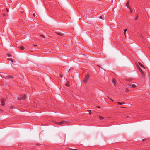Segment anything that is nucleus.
Returning <instances> with one entry per match:
<instances>
[{
	"label": "nucleus",
	"mask_w": 150,
	"mask_h": 150,
	"mask_svg": "<svg viewBox=\"0 0 150 150\" xmlns=\"http://www.w3.org/2000/svg\"><path fill=\"white\" fill-rule=\"evenodd\" d=\"M55 123L57 125H62L64 124H67V122L64 120H62V121L60 122H55Z\"/></svg>",
	"instance_id": "nucleus-1"
},
{
	"label": "nucleus",
	"mask_w": 150,
	"mask_h": 150,
	"mask_svg": "<svg viewBox=\"0 0 150 150\" xmlns=\"http://www.w3.org/2000/svg\"><path fill=\"white\" fill-rule=\"evenodd\" d=\"M89 77V75L88 74H87L85 76L84 79L83 80V82L85 83H86L87 82V81L88 80Z\"/></svg>",
	"instance_id": "nucleus-2"
},
{
	"label": "nucleus",
	"mask_w": 150,
	"mask_h": 150,
	"mask_svg": "<svg viewBox=\"0 0 150 150\" xmlns=\"http://www.w3.org/2000/svg\"><path fill=\"white\" fill-rule=\"evenodd\" d=\"M25 96L23 95L20 96L18 97L17 99L18 100H25Z\"/></svg>",
	"instance_id": "nucleus-3"
},
{
	"label": "nucleus",
	"mask_w": 150,
	"mask_h": 150,
	"mask_svg": "<svg viewBox=\"0 0 150 150\" xmlns=\"http://www.w3.org/2000/svg\"><path fill=\"white\" fill-rule=\"evenodd\" d=\"M138 68L141 74L142 75V76L143 78H144V72H143L142 71V69L139 67H138Z\"/></svg>",
	"instance_id": "nucleus-4"
},
{
	"label": "nucleus",
	"mask_w": 150,
	"mask_h": 150,
	"mask_svg": "<svg viewBox=\"0 0 150 150\" xmlns=\"http://www.w3.org/2000/svg\"><path fill=\"white\" fill-rule=\"evenodd\" d=\"M126 6L128 8H129V10H130L131 13H132V9L129 5V1H127V2L126 4Z\"/></svg>",
	"instance_id": "nucleus-5"
},
{
	"label": "nucleus",
	"mask_w": 150,
	"mask_h": 150,
	"mask_svg": "<svg viewBox=\"0 0 150 150\" xmlns=\"http://www.w3.org/2000/svg\"><path fill=\"white\" fill-rule=\"evenodd\" d=\"M133 79L132 78H129L126 79H125V81H127L129 82H131L132 81H133Z\"/></svg>",
	"instance_id": "nucleus-6"
},
{
	"label": "nucleus",
	"mask_w": 150,
	"mask_h": 150,
	"mask_svg": "<svg viewBox=\"0 0 150 150\" xmlns=\"http://www.w3.org/2000/svg\"><path fill=\"white\" fill-rule=\"evenodd\" d=\"M56 33L58 35L62 36L63 35V34L62 33L60 32H57Z\"/></svg>",
	"instance_id": "nucleus-7"
},
{
	"label": "nucleus",
	"mask_w": 150,
	"mask_h": 150,
	"mask_svg": "<svg viewBox=\"0 0 150 150\" xmlns=\"http://www.w3.org/2000/svg\"><path fill=\"white\" fill-rule=\"evenodd\" d=\"M138 64L139 65L142 67L144 69H145V67L140 62H139Z\"/></svg>",
	"instance_id": "nucleus-8"
},
{
	"label": "nucleus",
	"mask_w": 150,
	"mask_h": 150,
	"mask_svg": "<svg viewBox=\"0 0 150 150\" xmlns=\"http://www.w3.org/2000/svg\"><path fill=\"white\" fill-rule=\"evenodd\" d=\"M69 83H70V82L69 81H67V82H66V83L65 84L66 86L67 87L69 86H70Z\"/></svg>",
	"instance_id": "nucleus-9"
},
{
	"label": "nucleus",
	"mask_w": 150,
	"mask_h": 150,
	"mask_svg": "<svg viewBox=\"0 0 150 150\" xmlns=\"http://www.w3.org/2000/svg\"><path fill=\"white\" fill-rule=\"evenodd\" d=\"M1 105L2 106H4V105L5 103L4 102V100L3 99H2L1 100Z\"/></svg>",
	"instance_id": "nucleus-10"
},
{
	"label": "nucleus",
	"mask_w": 150,
	"mask_h": 150,
	"mask_svg": "<svg viewBox=\"0 0 150 150\" xmlns=\"http://www.w3.org/2000/svg\"><path fill=\"white\" fill-rule=\"evenodd\" d=\"M115 79H113L112 80V83H113V84H114V86H115V84H116V83H115Z\"/></svg>",
	"instance_id": "nucleus-11"
},
{
	"label": "nucleus",
	"mask_w": 150,
	"mask_h": 150,
	"mask_svg": "<svg viewBox=\"0 0 150 150\" xmlns=\"http://www.w3.org/2000/svg\"><path fill=\"white\" fill-rule=\"evenodd\" d=\"M137 87V86L135 84H132L131 86V87L132 88H135Z\"/></svg>",
	"instance_id": "nucleus-12"
},
{
	"label": "nucleus",
	"mask_w": 150,
	"mask_h": 150,
	"mask_svg": "<svg viewBox=\"0 0 150 150\" xmlns=\"http://www.w3.org/2000/svg\"><path fill=\"white\" fill-rule=\"evenodd\" d=\"M19 48L21 50H23L25 49V48L24 46H21Z\"/></svg>",
	"instance_id": "nucleus-13"
},
{
	"label": "nucleus",
	"mask_w": 150,
	"mask_h": 150,
	"mask_svg": "<svg viewBox=\"0 0 150 150\" xmlns=\"http://www.w3.org/2000/svg\"><path fill=\"white\" fill-rule=\"evenodd\" d=\"M99 117L100 119H103L104 118L103 117L100 116H99Z\"/></svg>",
	"instance_id": "nucleus-14"
},
{
	"label": "nucleus",
	"mask_w": 150,
	"mask_h": 150,
	"mask_svg": "<svg viewBox=\"0 0 150 150\" xmlns=\"http://www.w3.org/2000/svg\"><path fill=\"white\" fill-rule=\"evenodd\" d=\"M88 112H89V114H91V111L90 110H88Z\"/></svg>",
	"instance_id": "nucleus-15"
},
{
	"label": "nucleus",
	"mask_w": 150,
	"mask_h": 150,
	"mask_svg": "<svg viewBox=\"0 0 150 150\" xmlns=\"http://www.w3.org/2000/svg\"><path fill=\"white\" fill-rule=\"evenodd\" d=\"M115 103H117V102H115ZM117 103L119 104V105H122V103H120V102H117Z\"/></svg>",
	"instance_id": "nucleus-16"
},
{
	"label": "nucleus",
	"mask_w": 150,
	"mask_h": 150,
	"mask_svg": "<svg viewBox=\"0 0 150 150\" xmlns=\"http://www.w3.org/2000/svg\"><path fill=\"white\" fill-rule=\"evenodd\" d=\"M70 150H78V149H72V148L70 149Z\"/></svg>",
	"instance_id": "nucleus-17"
},
{
	"label": "nucleus",
	"mask_w": 150,
	"mask_h": 150,
	"mask_svg": "<svg viewBox=\"0 0 150 150\" xmlns=\"http://www.w3.org/2000/svg\"><path fill=\"white\" fill-rule=\"evenodd\" d=\"M138 18L137 16H136V17L135 18V20H137L138 19Z\"/></svg>",
	"instance_id": "nucleus-18"
},
{
	"label": "nucleus",
	"mask_w": 150,
	"mask_h": 150,
	"mask_svg": "<svg viewBox=\"0 0 150 150\" xmlns=\"http://www.w3.org/2000/svg\"><path fill=\"white\" fill-rule=\"evenodd\" d=\"M59 76H60V77L61 78H62V74H60L59 75Z\"/></svg>",
	"instance_id": "nucleus-19"
},
{
	"label": "nucleus",
	"mask_w": 150,
	"mask_h": 150,
	"mask_svg": "<svg viewBox=\"0 0 150 150\" xmlns=\"http://www.w3.org/2000/svg\"><path fill=\"white\" fill-rule=\"evenodd\" d=\"M33 16H34V17L35 16V13H33Z\"/></svg>",
	"instance_id": "nucleus-20"
},
{
	"label": "nucleus",
	"mask_w": 150,
	"mask_h": 150,
	"mask_svg": "<svg viewBox=\"0 0 150 150\" xmlns=\"http://www.w3.org/2000/svg\"><path fill=\"white\" fill-rule=\"evenodd\" d=\"M127 29H125L124 30V32H125V33H126V32L127 31Z\"/></svg>",
	"instance_id": "nucleus-21"
},
{
	"label": "nucleus",
	"mask_w": 150,
	"mask_h": 150,
	"mask_svg": "<svg viewBox=\"0 0 150 150\" xmlns=\"http://www.w3.org/2000/svg\"><path fill=\"white\" fill-rule=\"evenodd\" d=\"M122 103V104H125V103L124 102H122V103Z\"/></svg>",
	"instance_id": "nucleus-22"
},
{
	"label": "nucleus",
	"mask_w": 150,
	"mask_h": 150,
	"mask_svg": "<svg viewBox=\"0 0 150 150\" xmlns=\"http://www.w3.org/2000/svg\"><path fill=\"white\" fill-rule=\"evenodd\" d=\"M41 36L43 37H44V36L43 35H41Z\"/></svg>",
	"instance_id": "nucleus-23"
},
{
	"label": "nucleus",
	"mask_w": 150,
	"mask_h": 150,
	"mask_svg": "<svg viewBox=\"0 0 150 150\" xmlns=\"http://www.w3.org/2000/svg\"><path fill=\"white\" fill-rule=\"evenodd\" d=\"M129 91V90L128 89H127L126 90V92H128Z\"/></svg>",
	"instance_id": "nucleus-24"
},
{
	"label": "nucleus",
	"mask_w": 150,
	"mask_h": 150,
	"mask_svg": "<svg viewBox=\"0 0 150 150\" xmlns=\"http://www.w3.org/2000/svg\"><path fill=\"white\" fill-rule=\"evenodd\" d=\"M3 16H5V14H3Z\"/></svg>",
	"instance_id": "nucleus-25"
},
{
	"label": "nucleus",
	"mask_w": 150,
	"mask_h": 150,
	"mask_svg": "<svg viewBox=\"0 0 150 150\" xmlns=\"http://www.w3.org/2000/svg\"><path fill=\"white\" fill-rule=\"evenodd\" d=\"M100 18L102 19V16H100Z\"/></svg>",
	"instance_id": "nucleus-26"
},
{
	"label": "nucleus",
	"mask_w": 150,
	"mask_h": 150,
	"mask_svg": "<svg viewBox=\"0 0 150 150\" xmlns=\"http://www.w3.org/2000/svg\"><path fill=\"white\" fill-rule=\"evenodd\" d=\"M6 11H7V12H8V11H9V10H8V9H7V10H6Z\"/></svg>",
	"instance_id": "nucleus-27"
},
{
	"label": "nucleus",
	"mask_w": 150,
	"mask_h": 150,
	"mask_svg": "<svg viewBox=\"0 0 150 150\" xmlns=\"http://www.w3.org/2000/svg\"><path fill=\"white\" fill-rule=\"evenodd\" d=\"M11 59H8V60H9V61H11Z\"/></svg>",
	"instance_id": "nucleus-28"
},
{
	"label": "nucleus",
	"mask_w": 150,
	"mask_h": 150,
	"mask_svg": "<svg viewBox=\"0 0 150 150\" xmlns=\"http://www.w3.org/2000/svg\"><path fill=\"white\" fill-rule=\"evenodd\" d=\"M11 61L12 62H13V61L12 60H11Z\"/></svg>",
	"instance_id": "nucleus-29"
},
{
	"label": "nucleus",
	"mask_w": 150,
	"mask_h": 150,
	"mask_svg": "<svg viewBox=\"0 0 150 150\" xmlns=\"http://www.w3.org/2000/svg\"><path fill=\"white\" fill-rule=\"evenodd\" d=\"M28 51H29H29H30V52H32V51L30 50H28Z\"/></svg>",
	"instance_id": "nucleus-30"
},
{
	"label": "nucleus",
	"mask_w": 150,
	"mask_h": 150,
	"mask_svg": "<svg viewBox=\"0 0 150 150\" xmlns=\"http://www.w3.org/2000/svg\"><path fill=\"white\" fill-rule=\"evenodd\" d=\"M111 100L112 101H113V100L112 99H111Z\"/></svg>",
	"instance_id": "nucleus-31"
},
{
	"label": "nucleus",
	"mask_w": 150,
	"mask_h": 150,
	"mask_svg": "<svg viewBox=\"0 0 150 150\" xmlns=\"http://www.w3.org/2000/svg\"><path fill=\"white\" fill-rule=\"evenodd\" d=\"M126 33H125V32H124V33L125 35Z\"/></svg>",
	"instance_id": "nucleus-32"
},
{
	"label": "nucleus",
	"mask_w": 150,
	"mask_h": 150,
	"mask_svg": "<svg viewBox=\"0 0 150 150\" xmlns=\"http://www.w3.org/2000/svg\"><path fill=\"white\" fill-rule=\"evenodd\" d=\"M33 46H34V47H35L36 46V45H34Z\"/></svg>",
	"instance_id": "nucleus-33"
},
{
	"label": "nucleus",
	"mask_w": 150,
	"mask_h": 150,
	"mask_svg": "<svg viewBox=\"0 0 150 150\" xmlns=\"http://www.w3.org/2000/svg\"><path fill=\"white\" fill-rule=\"evenodd\" d=\"M145 139H142V141H144Z\"/></svg>",
	"instance_id": "nucleus-34"
},
{
	"label": "nucleus",
	"mask_w": 150,
	"mask_h": 150,
	"mask_svg": "<svg viewBox=\"0 0 150 150\" xmlns=\"http://www.w3.org/2000/svg\"><path fill=\"white\" fill-rule=\"evenodd\" d=\"M13 108V107H10V108Z\"/></svg>",
	"instance_id": "nucleus-35"
},
{
	"label": "nucleus",
	"mask_w": 150,
	"mask_h": 150,
	"mask_svg": "<svg viewBox=\"0 0 150 150\" xmlns=\"http://www.w3.org/2000/svg\"><path fill=\"white\" fill-rule=\"evenodd\" d=\"M8 56H9V57H10V56H11V55H8Z\"/></svg>",
	"instance_id": "nucleus-36"
}]
</instances>
